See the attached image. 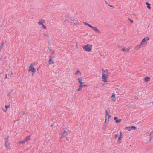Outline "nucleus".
Wrapping results in <instances>:
<instances>
[{
	"label": "nucleus",
	"mask_w": 153,
	"mask_h": 153,
	"mask_svg": "<svg viewBox=\"0 0 153 153\" xmlns=\"http://www.w3.org/2000/svg\"><path fill=\"white\" fill-rule=\"evenodd\" d=\"M92 45L88 44L83 46V49L85 51L90 52L92 49Z\"/></svg>",
	"instance_id": "obj_1"
},
{
	"label": "nucleus",
	"mask_w": 153,
	"mask_h": 153,
	"mask_svg": "<svg viewBox=\"0 0 153 153\" xmlns=\"http://www.w3.org/2000/svg\"><path fill=\"white\" fill-rule=\"evenodd\" d=\"M34 65V63L33 64H31L29 66L28 68V71H31L32 72L35 73L36 72V69L34 68L33 65Z\"/></svg>",
	"instance_id": "obj_2"
},
{
	"label": "nucleus",
	"mask_w": 153,
	"mask_h": 153,
	"mask_svg": "<svg viewBox=\"0 0 153 153\" xmlns=\"http://www.w3.org/2000/svg\"><path fill=\"white\" fill-rule=\"evenodd\" d=\"M149 37H145L144 38H143L141 43H140V45H142L143 44V43H144L145 44H147V41L149 40Z\"/></svg>",
	"instance_id": "obj_3"
},
{
	"label": "nucleus",
	"mask_w": 153,
	"mask_h": 153,
	"mask_svg": "<svg viewBox=\"0 0 153 153\" xmlns=\"http://www.w3.org/2000/svg\"><path fill=\"white\" fill-rule=\"evenodd\" d=\"M105 118L107 119V116H108V122L109 121V118H111V116L109 114L107 110H105Z\"/></svg>",
	"instance_id": "obj_4"
},
{
	"label": "nucleus",
	"mask_w": 153,
	"mask_h": 153,
	"mask_svg": "<svg viewBox=\"0 0 153 153\" xmlns=\"http://www.w3.org/2000/svg\"><path fill=\"white\" fill-rule=\"evenodd\" d=\"M107 77L106 76V74L103 73L102 76V80L105 82L107 81Z\"/></svg>",
	"instance_id": "obj_5"
},
{
	"label": "nucleus",
	"mask_w": 153,
	"mask_h": 153,
	"mask_svg": "<svg viewBox=\"0 0 153 153\" xmlns=\"http://www.w3.org/2000/svg\"><path fill=\"white\" fill-rule=\"evenodd\" d=\"M122 138V133L121 132H120V133L119 136L117 140V143L118 144H120L121 143V140Z\"/></svg>",
	"instance_id": "obj_6"
},
{
	"label": "nucleus",
	"mask_w": 153,
	"mask_h": 153,
	"mask_svg": "<svg viewBox=\"0 0 153 153\" xmlns=\"http://www.w3.org/2000/svg\"><path fill=\"white\" fill-rule=\"evenodd\" d=\"M92 29L94 30L96 32H97L98 33H101V32L99 30L97 27L93 26Z\"/></svg>",
	"instance_id": "obj_7"
},
{
	"label": "nucleus",
	"mask_w": 153,
	"mask_h": 153,
	"mask_svg": "<svg viewBox=\"0 0 153 153\" xmlns=\"http://www.w3.org/2000/svg\"><path fill=\"white\" fill-rule=\"evenodd\" d=\"M9 138V136L7 137V138H5L4 139L6 140V141H5V146L7 148V149H9L10 147L8 146L7 145V143L8 142V138Z\"/></svg>",
	"instance_id": "obj_8"
},
{
	"label": "nucleus",
	"mask_w": 153,
	"mask_h": 153,
	"mask_svg": "<svg viewBox=\"0 0 153 153\" xmlns=\"http://www.w3.org/2000/svg\"><path fill=\"white\" fill-rule=\"evenodd\" d=\"M151 78L148 76H146L144 78V80L145 82H147L150 80Z\"/></svg>",
	"instance_id": "obj_9"
},
{
	"label": "nucleus",
	"mask_w": 153,
	"mask_h": 153,
	"mask_svg": "<svg viewBox=\"0 0 153 153\" xmlns=\"http://www.w3.org/2000/svg\"><path fill=\"white\" fill-rule=\"evenodd\" d=\"M77 80L78 81V82L79 83L80 85H82L83 84L82 80L80 78H78Z\"/></svg>",
	"instance_id": "obj_10"
},
{
	"label": "nucleus",
	"mask_w": 153,
	"mask_h": 153,
	"mask_svg": "<svg viewBox=\"0 0 153 153\" xmlns=\"http://www.w3.org/2000/svg\"><path fill=\"white\" fill-rule=\"evenodd\" d=\"M115 94L114 93H113L111 97L112 100L113 101H115L116 100V99L115 98Z\"/></svg>",
	"instance_id": "obj_11"
},
{
	"label": "nucleus",
	"mask_w": 153,
	"mask_h": 153,
	"mask_svg": "<svg viewBox=\"0 0 153 153\" xmlns=\"http://www.w3.org/2000/svg\"><path fill=\"white\" fill-rule=\"evenodd\" d=\"M148 134L150 135V136H152L153 135V131H152L150 133V134H149V133L148 132L146 133V135H148ZM152 136H150V139L149 140V141H150L151 140V138L152 137Z\"/></svg>",
	"instance_id": "obj_12"
},
{
	"label": "nucleus",
	"mask_w": 153,
	"mask_h": 153,
	"mask_svg": "<svg viewBox=\"0 0 153 153\" xmlns=\"http://www.w3.org/2000/svg\"><path fill=\"white\" fill-rule=\"evenodd\" d=\"M146 4L147 5V8L149 10L151 9V7L150 6L151 4L148 2H146Z\"/></svg>",
	"instance_id": "obj_13"
},
{
	"label": "nucleus",
	"mask_w": 153,
	"mask_h": 153,
	"mask_svg": "<svg viewBox=\"0 0 153 153\" xmlns=\"http://www.w3.org/2000/svg\"><path fill=\"white\" fill-rule=\"evenodd\" d=\"M137 128L136 127L134 126H131V127H130V129L128 130V131H130L131 130V129H133L134 130H135Z\"/></svg>",
	"instance_id": "obj_14"
},
{
	"label": "nucleus",
	"mask_w": 153,
	"mask_h": 153,
	"mask_svg": "<svg viewBox=\"0 0 153 153\" xmlns=\"http://www.w3.org/2000/svg\"><path fill=\"white\" fill-rule=\"evenodd\" d=\"M48 63L49 64H54V61L52 60V59H51V58H49V60L48 61Z\"/></svg>",
	"instance_id": "obj_15"
},
{
	"label": "nucleus",
	"mask_w": 153,
	"mask_h": 153,
	"mask_svg": "<svg viewBox=\"0 0 153 153\" xmlns=\"http://www.w3.org/2000/svg\"><path fill=\"white\" fill-rule=\"evenodd\" d=\"M30 136H29L25 138V141H27L29 140H30Z\"/></svg>",
	"instance_id": "obj_16"
},
{
	"label": "nucleus",
	"mask_w": 153,
	"mask_h": 153,
	"mask_svg": "<svg viewBox=\"0 0 153 153\" xmlns=\"http://www.w3.org/2000/svg\"><path fill=\"white\" fill-rule=\"evenodd\" d=\"M142 45H140V44L137 46H136L135 47L134 49L135 50H137L139 49L141 46Z\"/></svg>",
	"instance_id": "obj_17"
},
{
	"label": "nucleus",
	"mask_w": 153,
	"mask_h": 153,
	"mask_svg": "<svg viewBox=\"0 0 153 153\" xmlns=\"http://www.w3.org/2000/svg\"><path fill=\"white\" fill-rule=\"evenodd\" d=\"M83 86H82V85H80L79 86V88L77 89V90L76 91H80L81 90V89L83 88Z\"/></svg>",
	"instance_id": "obj_18"
},
{
	"label": "nucleus",
	"mask_w": 153,
	"mask_h": 153,
	"mask_svg": "<svg viewBox=\"0 0 153 153\" xmlns=\"http://www.w3.org/2000/svg\"><path fill=\"white\" fill-rule=\"evenodd\" d=\"M106 126H107V125L105 124H104L102 127V128L104 130V131H106Z\"/></svg>",
	"instance_id": "obj_19"
},
{
	"label": "nucleus",
	"mask_w": 153,
	"mask_h": 153,
	"mask_svg": "<svg viewBox=\"0 0 153 153\" xmlns=\"http://www.w3.org/2000/svg\"><path fill=\"white\" fill-rule=\"evenodd\" d=\"M78 73H79L80 74V75H81V73L80 71L79 70H78L76 71V72L75 73V74L76 75H77Z\"/></svg>",
	"instance_id": "obj_20"
},
{
	"label": "nucleus",
	"mask_w": 153,
	"mask_h": 153,
	"mask_svg": "<svg viewBox=\"0 0 153 153\" xmlns=\"http://www.w3.org/2000/svg\"><path fill=\"white\" fill-rule=\"evenodd\" d=\"M4 42L3 41L1 43V45L0 46V49H1L3 47V46L4 45Z\"/></svg>",
	"instance_id": "obj_21"
},
{
	"label": "nucleus",
	"mask_w": 153,
	"mask_h": 153,
	"mask_svg": "<svg viewBox=\"0 0 153 153\" xmlns=\"http://www.w3.org/2000/svg\"><path fill=\"white\" fill-rule=\"evenodd\" d=\"M25 140H24L22 141H20L19 142V144H23V143H25Z\"/></svg>",
	"instance_id": "obj_22"
},
{
	"label": "nucleus",
	"mask_w": 153,
	"mask_h": 153,
	"mask_svg": "<svg viewBox=\"0 0 153 153\" xmlns=\"http://www.w3.org/2000/svg\"><path fill=\"white\" fill-rule=\"evenodd\" d=\"M102 72L104 73H107V72H108V71L107 69H106V70H104L103 69H102Z\"/></svg>",
	"instance_id": "obj_23"
},
{
	"label": "nucleus",
	"mask_w": 153,
	"mask_h": 153,
	"mask_svg": "<svg viewBox=\"0 0 153 153\" xmlns=\"http://www.w3.org/2000/svg\"><path fill=\"white\" fill-rule=\"evenodd\" d=\"M122 121L121 119H119L116 120V122L117 123H120Z\"/></svg>",
	"instance_id": "obj_24"
},
{
	"label": "nucleus",
	"mask_w": 153,
	"mask_h": 153,
	"mask_svg": "<svg viewBox=\"0 0 153 153\" xmlns=\"http://www.w3.org/2000/svg\"><path fill=\"white\" fill-rule=\"evenodd\" d=\"M38 24L40 25H42L43 24V22L40 21L38 22Z\"/></svg>",
	"instance_id": "obj_25"
},
{
	"label": "nucleus",
	"mask_w": 153,
	"mask_h": 153,
	"mask_svg": "<svg viewBox=\"0 0 153 153\" xmlns=\"http://www.w3.org/2000/svg\"><path fill=\"white\" fill-rule=\"evenodd\" d=\"M122 50L124 52H127V50H126V49L125 48H123L122 49Z\"/></svg>",
	"instance_id": "obj_26"
},
{
	"label": "nucleus",
	"mask_w": 153,
	"mask_h": 153,
	"mask_svg": "<svg viewBox=\"0 0 153 153\" xmlns=\"http://www.w3.org/2000/svg\"><path fill=\"white\" fill-rule=\"evenodd\" d=\"M67 133L66 131L64 130V131L63 132V134L65 136L67 135Z\"/></svg>",
	"instance_id": "obj_27"
},
{
	"label": "nucleus",
	"mask_w": 153,
	"mask_h": 153,
	"mask_svg": "<svg viewBox=\"0 0 153 153\" xmlns=\"http://www.w3.org/2000/svg\"><path fill=\"white\" fill-rule=\"evenodd\" d=\"M42 25V27L43 28H44V29H45L46 28V26L44 24H43V25Z\"/></svg>",
	"instance_id": "obj_28"
},
{
	"label": "nucleus",
	"mask_w": 153,
	"mask_h": 153,
	"mask_svg": "<svg viewBox=\"0 0 153 153\" xmlns=\"http://www.w3.org/2000/svg\"><path fill=\"white\" fill-rule=\"evenodd\" d=\"M54 57V56L53 54H51L49 57V58H51V59H52Z\"/></svg>",
	"instance_id": "obj_29"
},
{
	"label": "nucleus",
	"mask_w": 153,
	"mask_h": 153,
	"mask_svg": "<svg viewBox=\"0 0 153 153\" xmlns=\"http://www.w3.org/2000/svg\"><path fill=\"white\" fill-rule=\"evenodd\" d=\"M128 19L130 21L131 23H133L134 22L133 20L129 18H128Z\"/></svg>",
	"instance_id": "obj_30"
},
{
	"label": "nucleus",
	"mask_w": 153,
	"mask_h": 153,
	"mask_svg": "<svg viewBox=\"0 0 153 153\" xmlns=\"http://www.w3.org/2000/svg\"><path fill=\"white\" fill-rule=\"evenodd\" d=\"M114 119L115 120V122L116 121V120H118V117H114Z\"/></svg>",
	"instance_id": "obj_31"
},
{
	"label": "nucleus",
	"mask_w": 153,
	"mask_h": 153,
	"mask_svg": "<svg viewBox=\"0 0 153 153\" xmlns=\"http://www.w3.org/2000/svg\"><path fill=\"white\" fill-rule=\"evenodd\" d=\"M10 105H5V108H6V109H7L8 108H9L10 107Z\"/></svg>",
	"instance_id": "obj_32"
},
{
	"label": "nucleus",
	"mask_w": 153,
	"mask_h": 153,
	"mask_svg": "<svg viewBox=\"0 0 153 153\" xmlns=\"http://www.w3.org/2000/svg\"><path fill=\"white\" fill-rule=\"evenodd\" d=\"M88 27H91V28H92L93 26H92L90 24H88Z\"/></svg>",
	"instance_id": "obj_33"
},
{
	"label": "nucleus",
	"mask_w": 153,
	"mask_h": 153,
	"mask_svg": "<svg viewBox=\"0 0 153 153\" xmlns=\"http://www.w3.org/2000/svg\"><path fill=\"white\" fill-rule=\"evenodd\" d=\"M62 138H65V136H64V135H62L61 137H60V138L62 139Z\"/></svg>",
	"instance_id": "obj_34"
},
{
	"label": "nucleus",
	"mask_w": 153,
	"mask_h": 153,
	"mask_svg": "<svg viewBox=\"0 0 153 153\" xmlns=\"http://www.w3.org/2000/svg\"><path fill=\"white\" fill-rule=\"evenodd\" d=\"M44 35L45 36L48 37L47 39H48L49 38V35H47L46 34H44Z\"/></svg>",
	"instance_id": "obj_35"
},
{
	"label": "nucleus",
	"mask_w": 153,
	"mask_h": 153,
	"mask_svg": "<svg viewBox=\"0 0 153 153\" xmlns=\"http://www.w3.org/2000/svg\"><path fill=\"white\" fill-rule=\"evenodd\" d=\"M62 128H62V129H63V130H65V128H66V127H65V126H63Z\"/></svg>",
	"instance_id": "obj_36"
},
{
	"label": "nucleus",
	"mask_w": 153,
	"mask_h": 153,
	"mask_svg": "<svg viewBox=\"0 0 153 153\" xmlns=\"http://www.w3.org/2000/svg\"><path fill=\"white\" fill-rule=\"evenodd\" d=\"M117 137H118V135L117 134H116L115 135V136H114V138H115L116 139V138H117Z\"/></svg>",
	"instance_id": "obj_37"
},
{
	"label": "nucleus",
	"mask_w": 153,
	"mask_h": 153,
	"mask_svg": "<svg viewBox=\"0 0 153 153\" xmlns=\"http://www.w3.org/2000/svg\"><path fill=\"white\" fill-rule=\"evenodd\" d=\"M84 23L85 25H87V26H88V25L89 24L88 23L86 22H84Z\"/></svg>",
	"instance_id": "obj_38"
},
{
	"label": "nucleus",
	"mask_w": 153,
	"mask_h": 153,
	"mask_svg": "<svg viewBox=\"0 0 153 153\" xmlns=\"http://www.w3.org/2000/svg\"><path fill=\"white\" fill-rule=\"evenodd\" d=\"M132 105H133L132 104H129L128 105V106H129L130 107H131V106H132ZM127 106V105H126V106Z\"/></svg>",
	"instance_id": "obj_39"
},
{
	"label": "nucleus",
	"mask_w": 153,
	"mask_h": 153,
	"mask_svg": "<svg viewBox=\"0 0 153 153\" xmlns=\"http://www.w3.org/2000/svg\"><path fill=\"white\" fill-rule=\"evenodd\" d=\"M130 49V48H127V52H128L129 51Z\"/></svg>",
	"instance_id": "obj_40"
},
{
	"label": "nucleus",
	"mask_w": 153,
	"mask_h": 153,
	"mask_svg": "<svg viewBox=\"0 0 153 153\" xmlns=\"http://www.w3.org/2000/svg\"><path fill=\"white\" fill-rule=\"evenodd\" d=\"M82 86H83V87H86L88 86V85H82Z\"/></svg>",
	"instance_id": "obj_41"
},
{
	"label": "nucleus",
	"mask_w": 153,
	"mask_h": 153,
	"mask_svg": "<svg viewBox=\"0 0 153 153\" xmlns=\"http://www.w3.org/2000/svg\"><path fill=\"white\" fill-rule=\"evenodd\" d=\"M130 129V127H126L125 128V129Z\"/></svg>",
	"instance_id": "obj_42"
},
{
	"label": "nucleus",
	"mask_w": 153,
	"mask_h": 153,
	"mask_svg": "<svg viewBox=\"0 0 153 153\" xmlns=\"http://www.w3.org/2000/svg\"><path fill=\"white\" fill-rule=\"evenodd\" d=\"M107 119H105V121L104 122V124H105V123H106V121H107Z\"/></svg>",
	"instance_id": "obj_43"
},
{
	"label": "nucleus",
	"mask_w": 153,
	"mask_h": 153,
	"mask_svg": "<svg viewBox=\"0 0 153 153\" xmlns=\"http://www.w3.org/2000/svg\"><path fill=\"white\" fill-rule=\"evenodd\" d=\"M106 73H107V74L106 75V76L108 77V76L109 73H108V72H107Z\"/></svg>",
	"instance_id": "obj_44"
},
{
	"label": "nucleus",
	"mask_w": 153,
	"mask_h": 153,
	"mask_svg": "<svg viewBox=\"0 0 153 153\" xmlns=\"http://www.w3.org/2000/svg\"><path fill=\"white\" fill-rule=\"evenodd\" d=\"M10 93H9L8 94L7 96H9V97H10Z\"/></svg>",
	"instance_id": "obj_45"
},
{
	"label": "nucleus",
	"mask_w": 153,
	"mask_h": 153,
	"mask_svg": "<svg viewBox=\"0 0 153 153\" xmlns=\"http://www.w3.org/2000/svg\"><path fill=\"white\" fill-rule=\"evenodd\" d=\"M66 139L67 140H69V138H68L66 137Z\"/></svg>",
	"instance_id": "obj_46"
},
{
	"label": "nucleus",
	"mask_w": 153,
	"mask_h": 153,
	"mask_svg": "<svg viewBox=\"0 0 153 153\" xmlns=\"http://www.w3.org/2000/svg\"><path fill=\"white\" fill-rule=\"evenodd\" d=\"M54 54V51H53L52 52V54Z\"/></svg>",
	"instance_id": "obj_47"
},
{
	"label": "nucleus",
	"mask_w": 153,
	"mask_h": 153,
	"mask_svg": "<svg viewBox=\"0 0 153 153\" xmlns=\"http://www.w3.org/2000/svg\"><path fill=\"white\" fill-rule=\"evenodd\" d=\"M39 68H40V67L39 66V68L37 69V71H38V73L39 72L38 70H39Z\"/></svg>",
	"instance_id": "obj_48"
},
{
	"label": "nucleus",
	"mask_w": 153,
	"mask_h": 153,
	"mask_svg": "<svg viewBox=\"0 0 153 153\" xmlns=\"http://www.w3.org/2000/svg\"><path fill=\"white\" fill-rule=\"evenodd\" d=\"M7 74H5V79L7 78Z\"/></svg>",
	"instance_id": "obj_49"
},
{
	"label": "nucleus",
	"mask_w": 153,
	"mask_h": 153,
	"mask_svg": "<svg viewBox=\"0 0 153 153\" xmlns=\"http://www.w3.org/2000/svg\"><path fill=\"white\" fill-rule=\"evenodd\" d=\"M13 90L12 89L11 91H10V94H11Z\"/></svg>",
	"instance_id": "obj_50"
},
{
	"label": "nucleus",
	"mask_w": 153,
	"mask_h": 153,
	"mask_svg": "<svg viewBox=\"0 0 153 153\" xmlns=\"http://www.w3.org/2000/svg\"><path fill=\"white\" fill-rule=\"evenodd\" d=\"M50 126H51V127H53V124L51 125H50Z\"/></svg>",
	"instance_id": "obj_51"
},
{
	"label": "nucleus",
	"mask_w": 153,
	"mask_h": 153,
	"mask_svg": "<svg viewBox=\"0 0 153 153\" xmlns=\"http://www.w3.org/2000/svg\"><path fill=\"white\" fill-rule=\"evenodd\" d=\"M71 20L73 22H74V19H71Z\"/></svg>",
	"instance_id": "obj_52"
},
{
	"label": "nucleus",
	"mask_w": 153,
	"mask_h": 153,
	"mask_svg": "<svg viewBox=\"0 0 153 153\" xmlns=\"http://www.w3.org/2000/svg\"><path fill=\"white\" fill-rule=\"evenodd\" d=\"M109 6L110 7H113V6H112V5H109Z\"/></svg>",
	"instance_id": "obj_53"
},
{
	"label": "nucleus",
	"mask_w": 153,
	"mask_h": 153,
	"mask_svg": "<svg viewBox=\"0 0 153 153\" xmlns=\"http://www.w3.org/2000/svg\"><path fill=\"white\" fill-rule=\"evenodd\" d=\"M34 73H33V72H32V76H33V74H34Z\"/></svg>",
	"instance_id": "obj_54"
},
{
	"label": "nucleus",
	"mask_w": 153,
	"mask_h": 153,
	"mask_svg": "<svg viewBox=\"0 0 153 153\" xmlns=\"http://www.w3.org/2000/svg\"><path fill=\"white\" fill-rule=\"evenodd\" d=\"M1 60H2V59H1V58H0V61H1Z\"/></svg>",
	"instance_id": "obj_55"
},
{
	"label": "nucleus",
	"mask_w": 153,
	"mask_h": 153,
	"mask_svg": "<svg viewBox=\"0 0 153 153\" xmlns=\"http://www.w3.org/2000/svg\"><path fill=\"white\" fill-rule=\"evenodd\" d=\"M7 109H6L5 110H4V112H5L6 111Z\"/></svg>",
	"instance_id": "obj_56"
},
{
	"label": "nucleus",
	"mask_w": 153,
	"mask_h": 153,
	"mask_svg": "<svg viewBox=\"0 0 153 153\" xmlns=\"http://www.w3.org/2000/svg\"><path fill=\"white\" fill-rule=\"evenodd\" d=\"M25 114V113H24L23 112V115H24V114Z\"/></svg>",
	"instance_id": "obj_57"
},
{
	"label": "nucleus",
	"mask_w": 153,
	"mask_h": 153,
	"mask_svg": "<svg viewBox=\"0 0 153 153\" xmlns=\"http://www.w3.org/2000/svg\"><path fill=\"white\" fill-rule=\"evenodd\" d=\"M49 51H52V50L51 49V48L49 49Z\"/></svg>",
	"instance_id": "obj_58"
},
{
	"label": "nucleus",
	"mask_w": 153,
	"mask_h": 153,
	"mask_svg": "<svg viewBox=\"0 0 153 153\" xmlns=\"http://www.w3.org/2000/svg\"><path fill=\"white\" fill-rule=\"evenodd\" d=\"M2 72H0V74H2Z\"/></svg>",
	"instance_id": "obj_59"
},
{
	"label": "nucleus",
	"mask_w": 153,
	"mask_h": 153,
	"mask_svg": "<svg viewBox=\"0 0 153 153\" xmlns=\"http://www.w3.org/2000/svg\"><path fill=\"white\" fill-rule=\"evenodd\" d=\"M11 74H12V72H11Z\"/></svg>",
	"instance_id": "obj_60"
},
{
	"label": "nucleus",
	"mask_w": 153,
	"mask_h": 153,
	"mask_svg": "<svg viewBox=\"0 0 153 153\" xmlns=\"http://www.w3.org/2000/svg\"><path fill=\"white\" fill-rule=\"evenodd\" d=\"M48 138H49V137H48Z\"/></svg>",
	"instance_id": "obj_61"
},
{
	"label": "nucleus",
	"mask_w": 153,
	"mask_h": 153,
	"mask_svg": "<svg viewBox=\"0 0 153 153\" xmlns=\"http://www.w3.org/2000/svg\"><path fill=\"white\" fill-rule=\"evenodd\" d=\"M48 138H49V137H48Z\"/></svg>",
	"instance_id": "obj_62"
},
{
	"label": "nucleus",
	"mask_w": 153,
	"mask_h": 153,
	"mask_svg": "<svg viewBox=\"0 0 153 153\" xmlns=\"http://www.w3.org/2000/svg\"><path fill=\"white\" fill-rule=\"evenodd\" d=\"M151 103H152L153 104V102H151Z\"/></svg>",
	"instance_id": "obj_63"
},
{
	"label": "nucleus",
	"mask_w": 153,
	"mask_h": 153,
	"mask_svg": "<svg viewBox=\"0 0 153 153\" xmlns=\"http://www.w3.org/2000/svg\"><path fill=\"white\" fill-rule=\"evenodd\" d=\"M43 22H45V21H44L43 20Z\"/></svg>",
	"instance_id": "obj_64"
}]
</instances>
